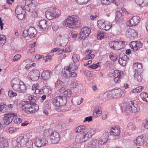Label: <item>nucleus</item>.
Segmentation results:
<instances>
[{
	"mask_svg": "<svg viewBox=\"0 0 148 148\" xmlns=\"http://www.w3.org/2000/svg\"><path fill=\"white\" fill-rule=\"evenodd\" d=\"M13 89L19 93H24L26 90V87L24 83L17 78L12 80L11 82Z\"/></svg>",
	"mask_w": 148,
	"mask_h": 148,
	"instance_id": "nucleus-1",
	"label": "nucleus"
},
{
	"mask_svg": "<svg viewBox=\"0 0 148 148\" xmlns=\"http://www.w3.org/2000/svg\"><path fill=\"white\" fill-rule=\"evenodd\" d=\"M66 27L74 28L80 24V18L77 16L72 15L68 17L64 21Z\"/></svg>",
	"mask_w": 148,
	"mask_h": 148,
	"instance_id": "nucleus-2",
	"label": "nucleus"
},
{
	"mask_svg": "<svg viewBox=\"0 0 148 148\" xmlns=\"http://www.w3.org/2000/svg\"><path fill=\"white\" fill-rule=\"evenodd\" d=\"M44 135L47 138H50L51 143L53 144L57 143L60 139L59 133L56 131L53 132L51 130H45Z\"/></svg>",
	"mask_w": 148,
	"mask_h": 148,
	"instance_id": "nucleus-3",
	"label": "nucleus"
},
{
	"mask_svg": "<svg viewBox=\"0 0 148 148\" xmlns=\"http://www.w3.org/2000/svg\"><path fill=\"white\" fill-rule=\"evenodd\" d=\"M122 109L128 113L137 112L140 110L137 104L132 101H130L128 103L125 104L122 106Z\"/></svg>",
	"mask_w": 148,
	"mask_h": 148,
	"instance_id": "nucleus-4",
	"label": "nucleus"
},
{
	"mask_svg": "<svg viewBox=\"0 0 148 148\" xmlns=\"http://www.w3.org/2000/svg\"><path fill=\"white\" fill-rule=\"evenodd\" d=\"M18 145L20 146H27L29 147L31 143L29 141V138L26 135L19 136L16 139Z\"/></svg>",
	"mask_w": 148,
	"mask_h": 148,
	"instance_id": "nucleus-5",
	"label": "nucleus"
},
{
	"mask_svg": "<svg viewBox=\"0 0 148 148\" xmlns=\"http://www.w3.org/2000/svg\"><path fill=\"white\" fill-rule=\"evenodd\" d=\"M52 103L53 104L56 106H62L66 105L67 100L65 96H57L53 99Z\"/></svg>",
	"mask_w": 148,
	"mask_h": 148,
	"instance_id": "nucleus-6",
	"label": "nucleus"
},
{
	"mask_svg": "<svg viewBox=\"0 0 148 148\" xmlns=\"http://www.w3.org/2000/svg\"><path fill=\"white\" fill-rule=\"evenodd\" d=\"M28 99L32 102L30 108L29 109V112L32 113L35 112L39 109L38 106L35 103L36 97L35 96L31 95L29 96Z\"/></svg>",
	"mask_w": 148,
	"mask_h": 148,
	"instance_id": "nucleus-7",
	"label": "nucleus"
},
{
	"mask_svg": "<svg viewBox=\"0 0 148 148\" xmlns=\"http://www.w3.org/2000/svg\"><path fill=\"white\" fill-rule=\"evenodd\" d=\"M17 116V114L15 113H9L5 114L3 118L5 124L8 125L11 123L14 117Z\"/></svg>",
	"mask_w": 148,
	"mask_h": 148,
	"instance_id": "nucleus-8",
	"label": "nucleus"
},
{
	"mask_svg": "<svg viewBox=\"0 0 148 148\" xmlns=\"http://www.w3.org/2000/svg\"><path fill=\"white\" fill-rule=\"evenodd\" d=\"M40 76V72L37 70H35L29 72L28 75L29 79L32 81L37 80Z\"/></svg>",
	"mask_w": 148,
	"mask_h": 148,
	"instance_id": "nucleus-9",
	"label": "nucleus"
},
{
	"mask_svg": "<svg viewBox=\"0 0 148 148\" xmlns=\"http://www.w3.org/2000/svg\"><path fill=\"white\" fill-rule=\"evenodd\" d=\"M97 25L100 29L106 31L109 30L112 27L110 23L105 22L102 20L97 21Z\"/></svg>",
	"mask_w": 148,
	"mask_h": 148,
	"instance_id": "nucleus-10",
	"label": "nucleus"
},
{
	"mask_svg": "<svg viewBox=\"0 0 148 148\" xmlns=\"http://www.w3.org/2000/svg\"><path fill=\"white\" fill-rule=\"evenodd\" d=\"M129 46L132 49L133 51L135 52L142 48V44L140 41H133L129 44Z\"/></svg>",
	"mask_w": 148,
	"mask_h": 148,
	"instance_id": "nucleus-11",
	"label": "nucleus"
},
{
	"mask_svg": "<svg viewBox=\"0 0 148 148\" xmlns=\"http://www.w3.org/2000/svg\"><path fill=\"white\" fill-rule=\"evenodd\" d=\"M91 33L90 29L86 27L82 28L81 30L80 33V37L82 39H84L89 36Z\"/></svg>",
	"mask_w": 148,
	"mask_h": 148,
	"instance_id": "nucleus-12",
	"label": "nucleus"
},
{
	"mask_svg": "<svg viewBox=\"0 0 148 148\" xmlns=\"http://www.w3.org/2000/svg\"><path fill=\"white\" fill-rule=\"evenodd\" d=\"M123 73L122 72H120L119 70H115L113 74L114 77V81L115 83H119L121 82V79L122 78Z\"/></svg>",
	"mask_w": 148,
	"mask_h": 148,
	"instance_id": "nucleus-13",
	"label": "nucleus"
},
{
	"mask_svg": "<svg viewBox=\"0 0 148 148\" xmlns=\"http://www.w3.org/2000/svg\"><path fill=\"white\" fill-rule=\"evenodd\" d=\"M126 36L132 39L137 38L138 37V32L134 29L130 28L126 32Z\"/></svg>",
	"mask_w": 148,
	"mask_h": 148,
	"instance_id": "nucleus-14",
	"label": "nucleus"
},
{
	"mask_svg": "<svg viewBox=\"0 0 148 148\" xmlns=\"http://www.w3.org/2000/svg\"><path fill=\"white\" fill-rule=\"evenodd\" d=\"M110 133V135L112 136H119L120 133L119 127V126L112 127Z\"/></svg>",
	"mask_w": 148,
	"mask_h": 148,
	"instance_id": "nucleus-15",
	"label": "nucleus"
},
{
	"mask_svg": "<svg viewBox=\"0 0 148 148\" xmlns=\"http://www.w3.org/2000/svg\"><path fill=\"white\" fill-rule=\"evenodd\" d=\"M140 21V18L138 16H134L129 21L128 26L130 27L137 25Z\"/></svg>",
	"mask_w": 148,
	"mask_h": 148,
	"instance_id": "nucleus-16",
	"label": "nucleus"
},
{
	"mask_svg": "<svg viewBox=\"0 0 148 148\" xmlns=\"http://www.w3.org/2000/svg\"><path fill=\"white\" fill-rule=\"evenodd\" d=\"M38 27L40 31L45 30L49 27L48 23L45 20H42L39 22Z\"/></svg>",
	"mask_w": 148,
	"mask_h": 148,
	"instance_id": "nucleus-17",
	"label": "nucleus"
},
{
	"mask_svg": "<svg viewBox=\"0 0 148 148\" xmlns=\"http://www.w3.org/2000/svg\"><path fill=\"white\" fill-rule=\"evenodd\" d=\"M48 143V141L45 138H37L35 140L34 143L37 147H41L42 145H45Z\"/></svg>",
	"mask_w": 148,
	"mask_h": 148,
	"instance_id": "nucleus-18",
	"label": "nucleus"
},
{
	"mask_svg": "<svg viewBox=\"0 0 148 148\" xmlns=\"http://www.w3.org/2000/svg\"><path fill=\"white\" fill-rule=\"evenodd\" d=\"M88 140V138L86 136L85 134H80L77 136L75 141L78 144L83 143V142Z\"/></svg>",
	"mask_w": 148,
	"mask_h": 148,
	"instance_id": "nucleus-19",
	"label": "nucleus"
},
{
	"mask_svg": "<svg viewBox=\"0 0 148 148\" xmlns=\"http://www.w3.org/2000/svg\"><path fill=\"white\" fill-rule=\"evenodd\" d=\"M32 102L30 101H23L21 103L22 107V109L26 112H29V109L30 108Z\"/></svg>",
	"mask_w": 148,
	"mask_h": 148,
	"instance_id": "nucleus-20",
	"label": "nucleus"
},
{
	"mask_svg": "<svg viewBox=\"0 0 148 148\" xmlns=\"http://www.w3.org/2000/svg\"><path fill=\"white\" fill-rule=\"evenodd\" d=\"M64 84L60 80H58L55 83V88L58 90H59L60 92H61L65 90Z\"/></svg>",
	"mask_w": 148,
	"mask_h": 148,
	"instance_id": "nucleus-21",
	"label": "nucleus"
},
{
	"mask_svg": "<svg viewBox=\"0 0 148 148\" xmlns=\"http://www.w3.org/2000/svg\"><path fill=\"white\" fill-rule=\"evenodd\" d=\"M121 56V55H120L119 56V63L120 65L124 66L125 65L126 61L129 60V58L124 54H122V56Z\"/></svg>",
	"mask_w": 148,
	"mask_h": 148,
	"instance_id": "nucleus-22",
	"label": "nucleus"
},
{
	"mask_svg": "<svg viewBox=\"0 0 148 148\" xmlns=\"http://www.w3.org/2000/svg\"><path fill=\"white\" fill-rule=\"evenodd\" d=\"M133 69L135 73L142 72L143 71L142 64L138 63H134L133 65Z\"/></svg>",
	"mask_w": 148,
	"mask_h": 148,
	"instance_id": "nucleus-23",
	"label": "nucleus"
},
{
	"mask_svg": "<svg viewBox=\"0 0 148 148\" xmlns=\"http://www.w3.org/2000/svg\"><path fill=\"white\" fill-rule=\"evenodd\" d=\"M89 129V128L86 127L84 125H80L75 129V132L76 133L82 132L84 133L83 134H86L87 131H88V130Z\"/></svg>",
	"mask_w": 148,
	"mask_h": 148,
	"instance_id": "nucleus-24",
	"label": "nucleus"
},
{
	"mask_svg": "<svg viewBox=\"0 0 148 148\" xmlns=\"http://www.w3.org/2000/svg\"><path fill=\"white\" fill-rule=\"evenodd\" d=\"M51 72L50 71L46 70L43 71L41 74V77L43 80H47L50 77Z\"/></svg>",
	"mask_w": 148,
	"mask_h": 148,
	"instance_id": "nucleus-25",
	"label": "nucleus"
},
{
	"mask_svg": "<svg viewBox=\"0 0 148 148\" xmlns=\"http://www.w3.org/2000/svg\"><path fill=\"white\" fill-rule=\"evenodd\" d=\"M8 141L4 138L0 137V148H4L8 146Z\"/></svg>",
	"mask_w": 148,
	"mask_h": 148,
	"instance_id": "nucleus-26",
	"label": "nucleus"
},
{
	"mask_svg": "<svg viewBox=\"0 0 148 148\" xmlns=\"http://www.w3.org/2000/svg\"><path fill=\"white\" fill-rule=\"evenodd\" d=\"M28 34L29 36L31 38H32L35 37L37 34V32L34 27H31L28 29Z\"/></svg>",
	"mask_w": 148,
	"mask_h": 148,
	"instance_id": "nucleus-27",
	"label": "nucleus"
},
{
	"mask_svg": "<svg viewBox=\"0 0 148 148\" xmlns=\"http://www.w3.org/2000/svg\"><path fill=\"white\" fill-rule=\"evenodd\" d=\"M96 132V130L93 128H89V129L87 131V132L85 134L86 136L88 138H91L94 135Z\"/></svg>",
	"mask_w": 148,
	"mask_h": 148,
	"instance_id": "nucleus-28",
	"label": "nucleus"
},
{
	"mask_svg": "<svg viewBox=\"0 0 148 148\" xmlns=\"http://www.w3.org/2000/svg\"><path fill=\"white\" fill-rule=\"evenodd\" d=\"M69 39V37L67 34H65L62 39L61 43L60 44V46H64L66 45L68 43Z\"/></svg>",
	"mask_w": 148,
	"mask_h": 148,
	"instance_id": "nucleus-29",
	"label": "nucleus"
},
{
	"mask_svg": "<svg viewBox=\"0 0 148 148\" xmlns=\"http://www.w3.org/2000/svg\"><path fill=\"white\" fill-rule=\"evenodd\" d=\"M30 1L29 0H26L24 1L25 2V8L26 10L28 11H30L31 8H33L29 7L30 6H33V5L32 1L30 3Z\"/></svg>",
	"mask_w": 148,
	"mask_h": 148,
	"instance_id": "nucleus-30",
	"label": "nucleus"
},
{
	"mask_svg": "<svg viewBox=\"0 0 148 148\" xmlns=\"http://www.w3.org/2000/svg\"><path fill=\"white\" fill-rule=\"evenodd\" d=\"M144 139L142 136H138L136 140V145L141 146L144 144Z\"/></svg>",
	"mask_w": 148,
	"mask_h": 148,
	"instance_id": "nucleus-31",
	"label": "nucleus"
},
{
	"mask_svg": "<svg viewBox=\"0 0 148 148\" xmlns=\"http://www.w3.org/2000/svg\"><path fill=\"white\" fill-rule=\"evenodd\" d=\"M111 91L114 97V96L116 97H120L121 96V94L123 92L121 89L120 88L113 90Z\"/></svg>",
	"mask_w": 148,
	"mask_h": 148,
	"instance_id": "nucleus-32",
	"label": "nucleus"
},
{
	"mask_svg": "<svg viewBox=\"0 0 148 148\" xmlns=\"http://www.w3.org/2000/svg\"><path fill=\"white\" fill-rule=\"evenodd\" d=\"M135 2L137 5L142 7L148 5V0H135Z\"/></svg>",
	"mask_w": 148,
	"mask_h": 148,
	"instance_id": "nucleus-33",
	"label": "nucleus"
},
{
	"mask_svg": "<svg viewBox=\"0 0 148 148\" xmlns=\"http://www.w3.org/2000/svg\"><path fill=\"white\" fill-rule=\"evenodd\" d=\"M64 70V71L62 73V76L64 78H68L70 77V71H70L69 68H67V67H66Z\"/></svg>",
	"mask_w": 148,
	"mask_h": 148,
	"instance_id": "nucleus-34",
	"label": "nucleus"
},
{
	"mask_svg": "<svg viewBox=\"0 0 148 148\" xmlns=\"http://www.w3.org/2000/svg\"><path fill=\"white\" fill-rule=\"evenodd\" d=\"M76 63L74 62L71 63L67 66V68H69V69L71 71L77 70L78 68V66L77 64H76Z\"/></svg>",
	"mask_w": 148,
	"mask_h": 148,
	"instance_id": "nucleus-35",
	"label": "nucleus"
},
{
	"mask_svg": "<svg viewBox=\"0 0 148 148\" xmlns=\"http://www.w3.org/2000/svg\"><path fill=\"white\" fill-rule=\"evenodd\" d=\"M46 17L49 20L52 19L55 17L53 12L47 11L45 13Z\"/></svg>",
	"mask_w": 148,
	"mask_h": 148,
	"instance_id": "nucleus-36",
	"label": "nucleus"
},
{
	"mask_svg": "<svg viewBox=\"0 0 148 148\" xmlns=\"http://www.w3.org/2000/svg\"><path fill=\"white\" fill-rule=\"evenodd\" d=\"M140 73H135L134 75V77L135 80L137 81L138 82H141L142 79V77Z\"/></svg>",
	"mask_w": 148,
	"mask_h": 148,
	"instance_id": "nucleus-37",
	"label": "nucleus"
},
{
	"mask_svg": "<svg viewBox=\"0 0 148 148\" xmlns=\"http://www.w3.org/2000/svg\"><path fill=\"white\" fill-rule=\"evenodd\" d=\"M73 62L74 63H77L80 60L79 55L77 54H74L72 55V56Z\"/></svg>",
	"mask_w": 148,
	"mask_h": 148,
	"instance_id": "nucleus-38",
	"label": "nucleus"
},
{
	"mask_svg": "<svg viewBox=\"0 0 148 148\" xmlns=\"http://www.w3.org/2000/svg\"><path fill=\"white\" fill-rule=\"evenodd\" d=\"M102 112V111L100 109L97 108H95L93 112V115L95 117L99 116Z\"/></svg>",
	"mask_w": 148,
	"mask_h": 148,
	"instance_id": "nucleus-39",
	"label": "nucleus"
},
{
	"mask_svg": "<svg viewBox=\"0 0 148 148\" xmlns=\"http://www.w3.org/2000/svg\"><path fill=\"white\" fill-rule=\"evenodd\" d=\"M90 145L92 147H95L97 146L99 144L97 142V139H94L92 140H91L90 142Z\"/></svg>",
	"mask_w": 148,
	"mask_h": 148,
	"instance_id": "nucleus-40",
	"label": "nucleus"
},
{
	"mask_svg": "<svg viewBox=\"0 0 148 148\" xmlns=\"http://www.w3.org/2000/svg\"><path fill=\"white\" fill-rule=\"evenodd\" d=\"M113 95L112 91H109L108 93H105L103 95V97H107L108 99H112L114 97Z\"/></svg>",
	"mask_w": 148,
	"mask_h": 148,
	"instance_id": "nucleus-41",
	"label": "nucleus"
},
{
	"mask_svg": "<svg viewBox=\"0 0 148 148\" xmlns=\"http://www.w3.org/2000/svg\"><path fill=\"white\" fill-rule=\"evenodd\" d=\"M122 14L120 11H117L116 13V16L115 20L117 21H119L122 18Z\"/></svg>",
	"mask_w": 148,
	"mask_h": 148,
	"instance_id": "nucleus-42",
	"label": "nucleus"
},
{
	"mask_svg": "<svg viewBox=\"0 0 148 148\" xmlns=\"http://www.w3.org/2000/svg\"><path fill=\"white\" fill-rule=\"evenodd\" d=\"M6 42V38L3 35H0V45L3 46Z\"/></svg>",
	"mask_w": 148,
	"mask_h": 148,
	"instance_id": "nucleus-43",
	"label": "nucleus"
},
{
	"mask_svg": "<svg viewBox=\"0 0 148 148\" xmlns=\"http://www.w3.org/2000/svg\"><path fill=\"white\" fill-rule=\"evenodd\" d=\"M23 11H25L23 10L22 7L20 6H18L16 7L15 10V12L16 14H19L23 13Z\"/></svg>",
	"mask_w": 148,
	"mask_h": 148,
	"instance_id": "nucleus-44",
	"label": "nucleus"
},
{
	"mask_svg": "<svg viewBox=\"0 0 148 148\" xmlns=\"http://www.w3.org/2000/svg\"><path fill=\"white\" fill-rule=\"evenodd\" d=\"M101 63V62H98L97 64H92L91 66H88V68H91L92 69H94L98 68V67H100V64Z\"/></svg>",
	"mask_w": 148,
	"mask_h": 148,
	"instance_id": "nucleus-45",
	"label": "nucleus"
},
{
	"mask_svg": "<svg viewBox=\"0 0 148 148\" xmlns=\"http://www.w3.org/2000/svg\"><path fill=\"white\" fill-rule=\"evenodd\" d=\"M143 88V86H139L136 88L132 90V92L135 93H137L141 92Z\"/></svg>",
	"mask_w": 148,
	"mask_h": 148,
	"instance_id": "nucleus-46",
	"label": "nucleus"
},
{
	"mask_svg": "<svg viewBox=\"0 0 148 148\" xmlns=\"http://www.w3.org/2000/svg\"><path fill=\"white\" fill-rule=\"evenodd\" d=\"M117 44L118 45L117 48L118 49V50H119L123 48L124 47V42L123 41H117Z\"/></svg>",
	"mask_w": 148,
	"mask_h": 148,
	"instance_id": "nucleus-47",
	"label": "nucleus"
},
{
	"mask_svg": "<svg viewBox=\"0 0 148 148\" xmlns=\"http://www.w3.org/2000/svg\"><path fill=\"white\" fill-rule=\"evenodd\" d=\"M109 56L111 60L114 61H116L118 58L117 55H114L113 53L112 52L110 53Z\"/></svg>",
	"mask_w": 148,
	"mask_h": 148,
	"instance_id": "nucleus-48",
	"label": "nucleus"
},
{
	"mask_svg": "<svg viewBox=\"0 0 148 148\" xmlns=\"http://www.w3.org/2000/svg\"><path fill=\"white\" fill-rule=\"evenodd\" d=\"M72 92L70 90H67L64 91V95L68 97H70L71 95Z\"/></svg>",
	"mask_w": 148,
	"mask_h": 148,
	"instance_id": "nucleus-49",
	"label": "nucleus"
},
{
	"mask_svg": "<svg viewBox=\"0 0 148 148\" xmlns=\"http://www.w3.org/2000/svg\"><path fill=\"white\" fill-rule=\"evenodd\" d=\"M0 111L4 113L6 112L7 110L5 105L3 103H1V105L0 106Z\"/></svg>",
	"mask_w": 148,
	"mask_h": 148,
	"instance_id": "nucleus-50",
	"label": "nucleus"
},
{
	"mask_svg": "<svg viewBox=\"0 0 148 148\" xmlns=\"http://www.w3.org/2000/svg\"><path fill=\"white\" fill-rule=\"evenodd\" d=\"M25 14V11H23V13L17 14V17L19 19L21 20H23L24 18Z\"/></svg>",
	"mask_w": 148,
	"mask_h": 148,
	"instance_id": "nucleus-51",
	"label": "nucleus"
},
{
	"mask_svg": "<svg viewBox=\"0 0 148 148\" xmlns=\"http://www.w3.org/2000/svg\"><path fill=\"white\" fill-rule=\"evenodd\" d=\"M78 85V84L77 82L71 83L70 85V86L71 88H76Z\"/></svg>",
	"mask_w": 148,
	"mask_h": 148,
	"instance_id": "nucleus-52",
	"label": "nucleus"
},
{
	"mask_svg": "<svg viewBox=\"0 0 148 148\" xmlns=\"http://www.w3.org/2000/svg\"><path fill=\"white\" fill-rule=\"evenodd\" d=\"M8 95L9 96L11 97H13L17 95V94L16 92H14L12 90H10L8 92Z\"/></svg>",
	"mask_w": 148,
	"mask_h": 148,
	"instance_id": "nucleus-53",
	"label": "nucleus"
},
{
	"mask_svg": "<svg viewBox=\"0 0 148 148\" xmlns=\"http://www.w3.org/2000/svg\"><path fill=\"white\" fill-rule=\"evenodd\" d=\"M140 96L142 99L143 101L148 96V94L146 92H142L140 94Z\"/></svg>",
	"mask_w": 148,
	"mask_h": 148,
	"instance_id": "nucleus-54",
	"label": "nucleus"
},
{
	"mask_svg": "<svg viewBox=\"0 0 148 148\" xmlns=\"http://www.w3.org/2000/svg\"><path fill=\"white\" fill-rule=\"evenodd\" d=\"M112 0H101V3L105 5H108L110 4Z\"/></svg>",
	"mask_w": 148,
	"mask_h": 148,
	"instance_id": "nucleus-55",
	"label": "nucleus"
},
{
	"mask_svg": "<svg viewBox=\"0 0 148 148\" xmlns=\"http://www.w3.org/2000/svg\"><path fill=\"white\" fill-rule=\"evenodd\" d=\"M18 130V128H16L14 127H10L9 128V132L12 134L14 132H16L17 130Z\"/></svg>",
	"mask_w": 148,
	"mask_h": 148,
	"instance_id": "nucleus-56",
	"label": "nucleus"
},
{
	"mask_svg": "<svg viewBox=\"0 0 148 148\" xmlns=\"http://www.w3.org/2000/svg\"><path fill=\"white\" fill-rule=\"evenodd\" d=\"M103 140H106L105 142H106L108 141V132H105L101 137Z\"/></svg>",
	"mask_w": 148,
	"mask_h": 148,
	"instance_id": "nucleus-57",
	"label": "nucleus"
},
{
	"mask_svg": "<svg viewBox=\"0 0 148 148\" xmlns=\"http://www.w3.org/2000/svg\"><path fill=\"white\" fill-rule=\"evenodd\" d=\"M43 60L45 62H47L49 60L50 61L51 60V56L50 55H47L43 58Z\"/></svg>",
	"mask_w": 148,
	"mask_h": 148,
	"instance_id": "nucleus-58",
	"label": "nucleus"
},
{
	"mask_svg": "<svg viewBox=\"0 0 148 148\" xmlns=\"http://www.w3.org/2000/svg\"><path fill=\"white\" fill-rule=\"evenodd\" d=\"M14 123L16 124H19L22 122L21 119L18 118H16L14 120Z\"/></svg>",
	"mask_w": 148,
	"mask_h": 148,
	"instance_id": "nucleus-59",
	"label": "nucleus"
},
{
	"mask_svg": "<svg viewBox=\"0 0 148 148\" xmlns=\"http://www.w3.org/2000/svg\"><path fill=\"white\" fill-rule=\"evenodd\" d=\"M104 36V35L103 33L99 32L98 33L97 37L98 39H101L103 38Z\"/></svg>",
	"mask_w": 148,
	"mask_h": 148,
	"instance_id": "nucleus-60",
	"label": "nucleus"
},
{
	"mask_svg": "<svg viewBox=\"0 0 148 148\" xmlns=\"http://www.w3.org/2000/svg\"><path fill=\"white\" fill-rule=\"evenodd\" d=\"M86 52L87 53H88V55H89V57L90 58V59L94 57L95 55L91 54V53L92 52L91 50L88 49L86 50Z\"/></svg>",
	"mask_w": 148,
	"mask_h": 148,
	"instance_id": "nucleus-61",
	"label": "nucleus"
},
{
	"mask_svg": "<svg viewBox=\"0 0 148 148\" xmlns=\"http://www.w3.org/2000/svg\"><path fill=\"white\" fill-rule=\"evenodd\" d=\"M28 36H29L28 29L27 30H24L23 33V36L24 37H26Z\"/></svg>",
	"mask_w": 148,
	"mask_h": 148,
	"instance_id": "nucleus-62",
	"label": "nucleus"
},
{
	"mask_svg": "<svg viewBox=\"0 0 148 148\" xmlns=\"http://www.w3.org/2000/svg\"><path fill=\"white\" fill-rule=\"evenodd\" d=\"M92 117L91 116L87 117L85 118L84 120L83 121L84 123H85L86 121L88 122L92 120Z\"/></svg>",
	"mask_w": 148,
	"mask_h": 148,
	"instance_id": "nucleus-63",
	"label": "nucleus"
},
{
	"mask_svg": "<svg viewBox=\"0 0 148 148\" xmlns=\"http://www.w3.org/2000/svg\"><path fill=\"white\" fill-rule=\"evenodd\" d=\"M106 140H103L102 139V138H101L100 139L98 140L97 139V142L98 143L99 145H103V144L104 143L106 142H105V141H106Z\"/></svg>",
	"mask_w": 148,
	"mask_h": 148,
	"instance_id": "nucleus-64",
	"label": "nucleus"
}]
</instances>
